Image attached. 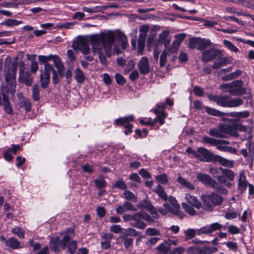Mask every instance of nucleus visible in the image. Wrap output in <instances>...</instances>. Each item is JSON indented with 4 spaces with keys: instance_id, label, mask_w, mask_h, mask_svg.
<instances>
[{
    "instance_id": "0eeeda50",
    "label": "nucleus",
    "mask_w": 254,
    "mask_h": 254,
    "mask_svg": "<svg viewBox=\"0 0 254 254\" xmlns=\"http://www.w3.org/2000/svg\"><path fill=\"white\" fill-rule=\"evenodd\" d=\"M219 170L221 171L222 175L217 176V182L221 185H224L227 188H230L233 185L230 182L233 181L235 179L234 172L231 169L223 168L221 167L219 168Z\"/></svg>"
},
{
    "instance_id": "6ab92c4d",
    "label": "nucleus",
    "mask_w": 254,
    "mask_h": 254,
    "mask_svg": "<svg viewBox=\"0 0 254 254\" xmlns=\"http://www.w3.org/2000/svg\"><path fill=\"white\" fill-rule=\"evenodd\" d=\"M1 100L4 111L9 115H12L13 110L9 101V97L3 91H2Z\"/></svg>"
},
{
    "instance_id": "f8f14e48",
    "label": "nucleus",
    "mask_w": 254,
    "mask_h": 254,
    "mask_svg": "<svg viewBox=\"0 0 254 254\" xmlns=\"http://www.w3.org/2000/svg\"><path fill=\"white\" fill-rule=\"evenodd\" d=\"M197 153L199 155V158H197V159L203 162H213L215 156V155L208 150L202 147L197 148Z\"/></svg>"
},
{
    "instance_id": "a211bd4d",
    "label": "nucleus",
    "mask_w": 254,
    "mask_h": 254,
    "mask_svg": "<svg viewBox=\"0 0 254 254\" xmlns=\"http://www.w3.org/2000/svg\"><path fill=\"white\" fill-rule=\"evenodd\" d=\"M75 50H80L84 55L89 54L90 48L86 41L81 40L73 43L72 46Z\"/></svg>"
},
{
    "instance_id": "6e6d98bb",
    "label": "nucleus",
    "mask_w": 254,
    "mask_h": 254,
    "mask_svg": "<svg viewBox=\"0 0 254 254\" xmlns=\"http://www.w3.org/2000/svg\"><path fill=\"white\" fill-rule=\"evenodd\" d=\"M156 179L158 182L162 184H166L168 182V177L167 175L165 174L156 176Z\"/></svg>"
},
{
    "instance_id": "052dcab7",
    "label": "nucleus",
    "mask_w": 254,
    "mask_h": 254,
    "mask_svg": "<svg viewBox=\"0 0 254 254\" xmlns=\"http://www.w3.org/2000/svg\"><path fill=\"white\" fill-rule=\"evenodd\" d=\"M74 22H66L57 24V27L59 28L71 29L74 25Z\"/></svg>"
},
{
    "instance_id": "aec40b11",
    "label": "nucleus",
    "mask_w": 254,
    "mask_h": 254,
    "mask_svg": "<svg viewBox=\"0 0 254 254\" xmlns=\"http://www.w3.org/2000/svg\"><path fill=\"white\" fill-rule=\"evenodd\" d=\"M138 67L139 72L143 74H147L149 72V63L146 57H142L138 63Z\"/></svg>"
},
{
    "instance_id": "4c0bfd02",
    "label": "nucleus",
    "mask_w": 254,
    "mask_h": 254,
    "mask_svg": "<svg viewBox=\"0 0 254 254\" xmlns=\"http://www.w3.org/2000/svg\"><path fill=\"white\" fill-rule=\"evenodd\" d=\"M74 77L77 83H82L83 82L85 79V76L80 68H76L75 69Z\"/></svg>"
},
{
    "instance_id": "5fc2aeb1",
    "label": "nucleus",
    "mask_w": 254,
    "mask_h": 254,
    "mask_svg": "<svg viewBox=\"0 0 254 254\" xmlns=\"http://www.w3.org/2000/svg\"><path fill=\"white\" fill-rule=\"evenodd\" d=\"M63 238H71L74 236L73 229L70 228L67 230L66 231L63 232L61 235Z\"/></svg>"
},
{
    "instance_id": "393cba45",
    "label": "nucleus",
    "mask_w": 254,
    "mask_h": 254,
    "mask_svg": "<svg viewBox=\"0 0 254 254\" xmlns=\"http://www.w3.org/2000/svg\"><path fill=\"white\" fill-rule=\"evenodd\" d=\"M218 162L224 167L232 168L234 167V161L223 158L218 155H215L213 162Z\"/></svg>"
},
{
    "instance_id": "20e7f679",
    "label": "nucleus",
    "mask_w": 254,
    "mask_h": 254,
    "mask_svg": "<svg viewBox=\"0 0 254 254\" xmlns=\"http://www.w3.org/2000/svg\"><path fill=\"white\" fill-rule=\"evenodd\" d=\"M196 179L205 186L214 189L216 192L223 194H227V189L219 184L217 181L213 179L210 176L206 174L198 173L196 175Z\"/></svg>"
},
{
    "instance_id": "37998d69",
    "label": "nucleus",
    "mask_w": 254,
    "mask_h": 254,
    "mask_svg": "<svg viewBox=\"0 0 254 254\" xmlns=\"http://www.w3.org/2000/svg\"><path fill=\"white\" fill-rule=\"evenodd\" d=\"M54 56L53 55H50L48 56L40 55L38 57L39 61L44 64V68H46V65H52L48 63V62L53 59Z\"/></svg>"
},
{
    "instance_id": "a19ab883",
    "label": "nucleus",
    "mask_w": 254,
    "mask_h": 254,
    "mask_svg": "<svg viewBox=\"0 0 254 254\" xmlns=\"http://www.w3.org/2000/svg\"><path fill=\"white\" fill-rule=\"evenodd\" d=\"M94 183L96 187L98 189L104 188L106 186V182L102 175H100L98 179H95Z\"/></svg>"
},
{
    "instance_id": "f257e3e1",
    "label": "nucleus",
    "mask_w": 254,
    "mask_h": 254,
    "mask_svg": "<svg viewBox=\"0 0 254 254\" xmlns=\"http://www.w3.org/2000/svg\"><path fill=\"white\" fill-rule=\"evenodd\" d=\"M98 37L103 41L104 49L109 56L111 55L115 37L120 42L122 49H126L128 46L126 36L120 30L109 31L107 34L100 35Z\"/></svg>"
},
{
    "instance_id": "39448f33",
    "label": "nucleus",
    "mask_w": 254,
    "mask_h": 254,
    "mask_svg": "<svg viewBox=\"0 0 254 254\" xmlns=\"http://www.w3.org/2000/svg\"><path fill=\"white\" fill-rule=\"evenodd\" d=\"M201 199L203 202L202 208L208 211H212L215 206L221 205L224 200L222 196L214 192L209 194H202Z\"/></svg>"
},
{
    "instance_id": "58836bf2",
    "label": "nucleus",
    "mask_w": 254,
    "mask_h": 254,
    "mask_svg": "<svg viewBox=\"0 0 254 254\" xmlns=\"http://www.w3.org/2000/svg\"><path fill=\"white\" fill-rule=\"evenodd\" d=\"M23 23L22 21L17 20L13 19H7L4 21L0 23L1 25H6L8 27H12L14 26H17L19 24Z\"/></svg>"
},
{
    "instance_id": "ddd939ff",
    "label": "nucleus",
    "mask_w": 254,
    "mask_h": 254,
    "mask_svg": "<svg viewBox=\"0 0 254 254\" xmlns=\"http://www.w3.org/2000/svg\"><path fill=\"white\" fill-rule=\"evenodd\" d=\"M165 107V104L161 103L157 105V109H154V112L157 115V118L153 120V125L158 122L161 125L164 124V119L166 117V115L164 111Z\"/></svg>"
},
{
    "instance_id": "c756f323",
    "label": "nucleus",
    "mask_w": 254,
    "mask_h": 254,
    "mask_svg": "<svg viewBox=\"0 0 254 254\" xmlns=\"http://www.w3.org/2000/svg\"><path fill=\"white\" fill-rule=\"evenodd\" d=\"M2 242L7 247L15 249L19 247L20 244L16 239H1Z\"/></svg>"
},
{
    "instance_id": "774afa93",
    "label": "nucleus",
    "mask_w": 254,
    "mask_h": 254,
    "mask_svg": "<svg viewBox=\"0 0 254 254\" xmlns=\"http://www.w3.org/2000/svg\"><path fill=\"white\" fill-rule=\"evenodd\" d=\"M228 232L232 234H238L240 232L239 229L235 226L231 225L228 227Z\"/></svg>"
},
{
    "instance_id": "13d9d810",
    "label": "nucleus",
    "mask_w": 254,
    "mask_h": 254,
    "mask_svg": "<svg viewBox=\"0 0 254 254\" xmlns=\"http://www.w3.org/2000/svg\"><path fill=\"white\" fill-rule=\"evenodd\" d=\"M146 234L149 236H160V232L155 228H148L146 230Z\"/></svg>"
},
{
    "instance_id": "5701e85b",
    "label": "nucleus",
    "mask_w": 254,
    "mask_h": 254,
    "mask_svg": "<svg viewBox=\"0 0 254 254\" xmlns=\"http://www.w3.org/2000/svg\"><path fill=\"white\" fill-rule=\"evenodd\" d=\"M169 201L172 206L171 207V213L182 218L183 216V213L181 212L180 210V207L177 200L174 197H171L169 198Z\"/></svg>"
},
{
    "instance_id": "f3484780",
    "label": "nucleus",
    "mask_w": 254,
    "mask_h": 254,
    "mask_svg": "<svg viewBox=\"0 0 254 254\" xmlns=\"http://www.w3.org/2000/svg\"><path fill=\"white\" fill-rule=\"evenodd\" d=\"M18 82L24 83L26 86H30L32 84L33 77L28 71H25L23 68L19 69Z\"/></svg>"
},
{
    "instance_id": "a878e982",
    "label": "nucleus",
    "mask_w": 254,
    "mask_h": 254,
    "mask_svg": "<svg viewBox=\"0 0 254 254\" xmlns=\"http://www.w3.org/2000/svg\"><path fill=\"white\" fill-rule=\"evenodd\" d=\"M170 32L168 30H164L159 35V41L162 43L166 49L170 44L171 40V37L169 36Z\"/></svg>"
},
{
    "instance_id": "9d476101",
    "label": "nucleus",
    "mask_w": 254,
    "mask_h": 254,
    "mask_svg": "<svg viewBox=\"0 0 254 254\" xmlns=\"http://www.w3.org/2000/svg\"><path fill=\"white\" fill-rule=\"evenodd\" d=\"M218 249L215 247L194 246L188 249L189 254H211L216 252Z\"/></svg>"
},
{
    "instance_id": "dca6fc26",
    "label": "nucleus",
    "mask_w": 254,
    "mask_h": 254,
    "mask_svg": "<svg viewBox=\"0 0 254 254\" xmlns=\"http://www.w3.org/2000/svg\"><path fill=\"white\" fill-rule=\"evenodd\" d=\"M222 227V225L219 223H214L197 229V235L200 236L202 234H208L215 230H220Z\"/></svg>"
},
{
    "instance_id": "680f3d73",
    "label": "nucleus",
    "mask_w": 254,
    "mask_h": 254,
    "mask_svg": "<svg viewBox=\"0 0 254 254\" xmlns=\"http://www.w3.org/2000/svg\"><path fill=\"white\" fill-rule=\"evenodd\" d=\"M113 187L117 188L122 190H126L127 186L123 181L118 180L113 185Z\"/></svg>"
},
{
    "instance_id": "c9c22d12",
    "label": "nucleus",
    "mask_w": 254,
    "mask_h": 254,
    "mask_svg": "<svg viewBox=\"0 0 254 254\" xmlns=\"http://www.w3.org/2000/svg\"><path fill=\"white\" fill-rule=\"evenodd\" d=\"M70 239L68 240L67 243L66 248H67L68 252L70 254H74L77 249V242L76 241H70Z\"/></svg>"
},
{
    "instance_id": "4d7b16f0",
    "label": "nucleus",
    "mask_w": 254,
    "mask_h": 254,
    "mask_svg": "<svg viewBox=\"0 0 254 254\" xmlns=\"http://www.w3.org/2000/svg\"><path fill=\"white\" fill-rule=\"evenodd\" d=\"M51 72H52V80L54 84L56 85L58 84L60 81V77L58 75V73L57 72V71L54 69V68L53 67V69L51 70Z\"/></svg>"
},
{
    "instance_id": "1a4fd4ad",
    "label": "nucleus",
    "mask_w": 254,
    "mask_h": 254,
    "mask_svg": "<svg viewBox=\"0 0 254 254\" xmlns=\"http://www.w3.org/2000/svg\"><path fill=\"white\" fill-rule=\"evenodd\" d=\"M216 103L224 107H237L243 104V100L241 98L232 99L228 96L219 95Z\"/></svg>"
},
{
    "instance_id": "f03ea898",
    "label": "nucleus",
    "mask_w": 254,
    "mask_h": 254,
    "mask_svg": "<svg viewBox=\"0 0 254 254\" xmlns=\"http://www.w3.org/2000/svg\"><path fill=\"white\" fill-rule=\"evenodd\" d=\"M4 72L5 80L9 86V87H7L6 92L13 95L15 93L16 89L15 78L17 72V63L5 64Z\"/></svg>"
},
{
    "instance_id": "bb28decb",
    "label": "nucleus",
    "mask_w": 254,
    "mask_h": 254,
    "mask_svg": "<svg viewBox=\"0 0 254 254\" xmlns=\"http://www.w3.org/2000/svg\"><path fill=\"white\" fill-rule=\"evenodd\" d=\"M185 199L188 203L191 204L193 207H196L197 209H199L200 208L202 207L201 203L195 196L193 195L187 194Z\"/></svg>"
},
{
    "instance_id": "6e6552de",
    "label": "nucleus",
    "mask_w": 254,
    "mask_h": 254,
    "mask_svg": "<svg viewBox=\"0 0 254 254\" xmlns=\"http://www.w3.org/2000/svg\"><path fill=\"white\" fill-rule=\"evenodd\" d=\"M91 45L92 47V53L96 54L98 53L99 58L102 64H106V59L103 53L104 48V43L97 36H94L91 39Z\"/></svg>"
},
{
    "instance_id": "09e8293b",
    "label": "nucleus",
    "mask_w": 254,
    "mask_h": 254,
    "mask_svg": "<svg viewBox=\"0 0 254 254\" xmlns=\"http://www.w3.org/2000/svg\"><path fill=\"white\" fill-rule=\"evenodd\" d=\"M182 206L186 212H187L190 215H194L196 214V211L194 210V209L191 206H190L188 203L183 202L182 203Z\"/></svg>"
},
{
    "instance_id": "e2e57ef3",
    "label": "nucleus",
    "mask_w": 254,
    "mask_h": 254,
    "mask_svg": "<svg viewBox=\"0 0 254 254\" xmlns=\"http://www.w3.org/2000/svg\"><path fill=\"white\" fill-rule=\"evenodd\" d=\"M115 79L117 83L119 85H122L126 82L125 78L120 73H117L116 74Z\"/></svg>"
},
{
    "instance_id": "c85d7f7f",
    "label": "nucleus",
    "mask_w": 254,
    "mask_h": 254,
    "mask_svg": "<svg viewBox=\"0 0 254 254\" xmlns=\"http://www.w3.org/2000/svg\"><path fill=\"white\" fill-rule=\"evenodd\" d=\"M213 45V43L211 42L210 40L199 38L197 49L200 51L204 50L207 48H211Z\"/></svg>"
},
{
    "instance_id": "0e129e2a",
    "label": "nucleus",
    "mask_w": 254,
    "mask_h": 254,
    "mask_svg": "<svg viewBox=\"0 0 254 254\" xmlns=\"http://www.w3.org/2000/svg\"><path fill=\"white\" fill-rule=\"evenodd\" d=\"M123 206L125 209H127L128 211H136V208L134 207V206L129 202L127 201L124 202Z\"/></svg>"
},
{
    "instance_id": "bf43d9fd",
    "label": "nucleus",
    "mask_w": 254,
    "mask_h": 254,
    "mask_svg": "<svg viewBox=\"0 0 254 254\" xmlns=\"http://www.w3.org/2000/svg\"><path fill=\"white\" fill-rule=\"evenodd\" d=\"M180 45L179 43L174 41L172 44L171 46L168 49V51L172 53H175L177 52Z\"/></svg>"
},
{
    "instance_id": "79ce46f5",
    "label": "nucleus",
    "mask_w": 254,
    "mask_h": 254,
    "mask_svg": "<svg viewBox=\"0 0 254 254\" xmlns=\"http://www.w3.org/2000/svg\"><path fill=\"white\" fill-rule=\"evenodd\" d=\"M203 143L208 144L211 146H216L218 144V139L207 136H203L202 139Z\"/></svg>"
},
{
    "instance_id": "3c124183",
    "label": "nucleus",
    "mask_w": 254,
    "mask_h": 254,
    "mask_svg": "<svg viewBox=\"0 0 254 254\" xmlns=\"http://www.w3.org/2000/svg\"><path fill=\"white\" fill-rule=\"evenodd\" d=\"M185 237L187 238H192L197 234V230L193 229H188L184 232Z\"/></svg>"
},
{
    "instance_id": "a18cd8bd",
    "label": "nucleus",
    "mask_w": 254,
    "mask_h": 254,
    "mask_svg": "<svg viewBox=\"0 0 254 254\" xmlns=\"http://www.w3.org/2000/svg\"><path fill=\"white\" fill-rule=\"evenodd\" d=\"M242 73V71L240 69H238L236 70L235 72L230 73L224 77V79L225 80H231L235 78H238L240 76Z\"/></svg>"
},
{
    "instance_id": "473e14b6",
    "label": "nucleus",
    "mask_w": 254,
    "mask_h": 254,
    "mask_svg": "<svg viewBox=\"0 0 254 254\" xmlns=\"http://www.w3.org/2000/svg\"><path fill=\"white\" fill-rule=\"evenodd\" d=\"M52 60H53L54 64L59 72H62L64 71V66L62 63L60 58L57 55H54Z\"/></svg>"
},
{
    "instance_id": "2eb2a0df",
    "label": "nucleus",
    "mask_w": 254,
    "mask_h": 254,
    "mask_svg": "<svg viewBox=\"0 0 254 254\" xmlns=\"http://www.w3.org/2000/svg\"><path fill=\"white\" fill-rule=\"evenodd\" d=\"M69 239H51L50 248L55 252H58L61 248L65 250Z\"/></svg>"
},
{
    "instance_id": "7c9ffc66",
    "label": "nucleus",
    "mask_w": 254,
    "mask_h": 254,
    "mask_svg": "<svg viewBox=\"0 0 254 254\" xmlns=\"http://www.w3.org/2000/svg\"><path fill=\"white\" fill-rule=\"evenodd\" d=\"M159 254H166L171 249L170 243L165 242L157 247Z\"/></svg>"
},
{
    "instance_id": "7ed1b4c3",
    "label": "nucleus",
    "mask_w": 254,
    "mask_h": 254,
    "mask_svg": "<svg viewBox=\"0 0 254 254\" xmlns=\"http://www.w3.org/2000/svg\"><path fill=\"white\" fill-rule=\"evenodd\" d=\"M244 82L241 80H235L221 86V89L225 92H229L233 96H241L250 92V89L244 87Z\"/></svg>"
},
{
    "instance_id": "de8ad7c7",
    "label": "nucleus",
    "mask_w": 254,
    "mask_h": 254,
    "mask_svg": "<svg viewBox=\"0 0 254 254\" xmlns=\"http://www.w3.org/2000/svg\"><path fill=\"white\" fill-rule=\"evenodd\" d=\"M168 56V53L166 49L164 50L160 57L159 65L160 67H163L166 64V59Z\"/></svg>"
},
{
    "instance_id": "b1692460",
    "label": "nucleus",
    "mask_w": 254,
    "mask_h": 254,
    "mask_svg": "<svg viewBox=\"0 0 254 254\" xmlns=\"http://www.w3.org/2000/svg\"><path fill=\"white\" fill-rule=\"evenodd\" d=\"M249 185L246 179V176L243 171L240 173L239 178L238 180V189L241 193L244 192Z\"/></svg>"
},
{
    "instance_id": "ea45409f",
    "label": "nucleus",
    "mask_w": 254,
    "mask_h": 254,
    "mask_svg": "<svg viewBox=\"0 0 254 254\" xmlns=\"http://www.w3.org/2000/svg\"><path fill=\"white\" fill-rule=\"evenodd\" d=\"M226 116L236 118H247L249 116V113L247 111L231 112L226 113Z\"/></svg>"
},
{
    "instance_id": "338daca9",
    "label": "nucleus",
    "mask_w": 254,
    "mask_h": 254,
    "mask_svg": "<svg viewBox=\"0 0 254 254\" xmlns=\"http://www.w3.org/2000/svg\"><path fill=\"white\" fill-rule=\"evenodd\" d=\"M186 37V34L185 33H181L175 35L176 40H175L181 45L182 42Z\"/></svg>"
},
{
    "instance_id": "e433bc0d",
    "label": "nucleus",
    "mask_w": 254,
    "mask_h": 254,
    "mask_svg": "<svg viewBox=\"0 0 254 254\" xmlns=\"http://www.w3.org/2000/svg\"><path fill=\"white\" fill-rule=\"evenodd\" d=\"M154 191L157 194L160 198L164 200H167V195L163 188L160 185H158L155 187L154 189Z\"/></svg>"
},
{
    "instance_id": "cd10ccee",
    "label": "nucleus",
    "mask_w": 254,
    "mask_h": 254,
    "mask_svg": "<svg viewBox=\"0 0 254 254\" xmlns=\"http://www.w3.org/2000/svg\"><path fill=\"white\" fill-rule=\"evenodd\" d=\"M216 59V61L214 62L212 66L213 69L220 68L221 66L226 65L228 62V58L223 57L222 54L219 55Z\"/></svg>"
},
{
    "instance_id": "412c9836",
    "label": "nucleus",
    "mask_w": 254,
    "mask_h": 254,
    "mask_svg": "<svg viewBox=\"0 0 254 254\" xmlns=\"http://www.w3.org/2000/svg\"><path fill=\"white\" fill-rule=\"evenodd\" d=\"M132 217V218L130 224L133 226L140 229H143L146 227L145 223L140 220L142 219L141 212L134 214Z\"/></svg>"
},
{
    "instance_id": "423d86ee",
    "label": "nucleus",
    "mask_w": 254,
    "mask_h": 254,
    "mask_svg": "<svg viewBox=\"0 0 254 254\" xmlns=\"http://www.w3.org/2000/svg\"><path fill=\"white\" fill-rule=\"evenodd\" d=\"M209 134L212 136L218 138H226L228 135L236 137L239 136V133L232 126L225 124L220 125L217 127L209 129Z\"/></svg>"
},
{
    "instance_id": "4468645a",
    "label": "nucleus",
    "mask_w": 254,
    "mask_h": 254,
    "mask_svg": "<svg viewBox=\"0 0 254 254\" xmlns=\"http://www.w3.org/2000/svg\"><path fill=\"white\" fill-rule=\"evenodd\" d=\"M221 54V51L219 49H211L204 51L201 56V60L203 62H208L216 59Z\"/></svg>"
},
{
    "instance_id": "4be33fe9",
    "label": "nucleus",
    "mask_w": 254,
    "mask_h": 254,
    "mask_svg": "<svg viewBox=\"0 0 254 254\" xmlns=\"http://www.w3.org/2000/svg\"><path fill=\"white\" fill-rule=\"evenodd\" d=\"M133 116L130 115L125 118H121L115 120L116 125H119L125 127L126 129L131 128L132 125L129 124V122L133 121Z\"/></svg>"
},
{
    "instance_id": "c03bdc74",
    "label": "nucleus",
    "mask_w": 254,
    "mask_h": 254,
    "mask_svg": "<svg viewBox=\"0 0 254 254\" xmlns=\"http://www.w3.org/2000/svg\"><path fill=\"white\" fill-rule=\"evenodd\" d=\"M32 98L34 101H38L40 100V89L37 85H34L32 87Z\"/></svg>"
},
{
    "instance_id": "2f4dec72",
    "label": "nucleus",
    "mask_w": 254,
    "mask_h": 254,
    "mask_svg": "<svg viewBox=\"0 0 254 254\" xmlns=\"http://www.w3.org/2000/svg\"><path fill=\"white\" fill-rule=\"evenodd\" d=\"M19 106L21 108H24L26 112H28L31 110V104L29 99L27 98H22L20 99Z\"/></svg>"
},
{
    "instance_id": "864d4df0",
    "label": "nucleus",
    "mask_w": 254,
    "mask_h": 254,
    "mask_svg": "<svg viewBox=\"0 0 254 254\" xmlns=\"http://www.w3.org/2000/svg\"><path fill=\"white\" fill-rule=\"evenodd\" d=\"M140 207L146 209L150 213L153 211L155 207L146 200H143L140 204Z\"/></svg>"
},
{
    "instance_id": "49530a36",
    "label": "nucleus",
    "mask_w": 254,
    "mask_h": 254,
    "mask_svg": "<svg viewBox=\"0 0 254 254\" xmlns=\"http://www.w3.org/2000/svg\"><path fill=\"white\" fill-rule=\"evenodd\" d=\"M125 198L128 200L136 202L137 201V197L131 191L129 190H125L124 192Z\"/></svg>"
},
{
    "instance_id": "9b49d317",
    "label": "nucleus",
    "mask_w": 254,
    "mask_h": 254,
    "mask_svg": "<svg viewBox=\"0 0 254 254\" xmlns=\"http://www.w3.org/2000/svg\"><path fill=\"white\" fill-rule=\"evenodd\" d=\"M53 69L52 65H46V68L40 69V82L42 88L45 89L49 86L50 81V75Z\"/></svg>"
},
{
    "instance_id": "603ef678",
    "label": "nucleus",
    "mask_w": 254,
    "mask_h": 254,
    "mask_svg": "<svg viewBox=\"0 0 254 254\" xmlns=\"http://www.w3.org/2000/svg\"><path fill=\"white\" fill-rule=\"evenodd\" d=\"M223 44L225 46L230 50L234 52H237L238 51V49L230 41L225 40L223 41Z\"/></svg>"
},
{
    "instance_id": "72a5a7b5",
    "label": "nucleus",
    "mask_w": 254,
    "mask_h": 254,
    "mask_svg": "<svg viewBox=\"0 0 254 254\" xmlns=\"http://www.w3.org/2000/svg\"><path fill=\"white\" fill-rule=\"evenodd\" d=\"M205 110L207 113H208V114H209L210 115L219 117H221L224 116H225L226 114V113H223V112H222L219 110H217L215 109L211 108L208 107H206L205 108Z\"/></svg>"
},
{
    "instance_id": "69168bd1",
    "label": "nucleus",
    "mask_w": 254,
    "mask_h": 254,
    "mask_svg": "<svg viewBox=\"0 0 254 254\" xmlns=\"http://www.w3.org/2000/svg\"><path fill=\"white\" fill-rule=\"evenodd\" d=\"M4 158L6 160L8 161H10L12 159L13 156L11 154V148H8L5 151L4 153Z\"/></svg>"
},
{
    "instance_id": "f704fd0d",
    "label": "nucleus",
    "mask_w": 254,
    "mask_h": 254,
    "mask_svg": "<svg viewBox=\"0 0 254 254\" xmlns=\"http://www.w3.org/2000/svg\"><path fill=\"white\" fill-rule=\"evenodd\" d=\"M177 181L183 187H186L190 190H192L194 189L193 185L190 182L188 181L181 176H179L177 178Z\"/></svg>"
},
{
    "instance_id": "8fccbe9b",
    "label": "nucleus",
    "mask_w": 254,
    "mask_h": 254,
    "mask_svg": "<svg viewBox=\"0 0 254 254\" xmlns=\"http://www.w3.org/2000/svg\"><path fill=\"white\" fill-rule=\"evenodd\" d=\"M199 38H191L190 39L188 47L191 49H193L198 46Z\"/></svg>"
}]
</instances>
